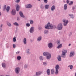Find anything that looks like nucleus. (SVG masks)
<instances>
[{"label": "nucleus", "mask_w": 76, "mask_h": 76, "mask_svg": "<svg viewBox=\"0 0 76 76\" xmlns=\"http://www.w3.org/2000/svg\"><path fill=\"white\" fill-rule=\"evenodd\" d=\"M19 15L21 17V18H25V15H23V13L22 12H19Z\"/></svg>", "instance_id": "f8f14e48"}, {"label": "nucleus", "mask_w": 76, "mask_h": 76, "mask_svg": "<svg viewBox=\"0 0 76 76\" xmlns=\"http://www.w3.org/2000/svg\"><path fill=\"white\" fill-rule=\"evenodd\" d=\"M1 9V5H0V9Z\"/></svg>", "instance_id": "052dcab7"}, {"label": "nucleus", "mask_w": 76, "mask_h": 76, "mask_svg": "<svg viewBox=\"0 0 76 76\" xmlns=\"http://www.w3.org/2000/svg\"><path fill=\"white\" fill-rule=\"evenodd\" d=\"M42 73V72L41 71L37 72L35 73L36 75H34V76H39Z\"/></svg>", "instance_id": "423d86ee"}, {"label": "nucleus", "mask_w": 76, "mask_h": 76, "mask_svg": "<svg viewBox=\"0 0 76 76\" xmlns=\"http://www.w3.org/2000/svg\"><path fill=\"white\" fill-rule=\"evenodd\" d=\"M64 3H65L66 2V1H64Z\"/></svg>", "instance_id": "e2e57ef3"}, {"label": "nucleus", "mask_w": 76, "mask_h": 76, "mask_svg": "<svg viewBox=\"0 0 76 76\" xmlns=\"http://www.w3.org/2000/svg\"><path fill=\"white\" fill-rule=\"evenodd\" d=\"M13 47L14 48H16V45H15V44H14L13 45Z\"/></svg>", "instance_id": "37998d69"}, {"label": "nucleus", "mask_w": 76, "mask_h": 76, "mask_svg": "<svg viewBox=\"0 0 76 76\" xmlns=\"http://www.w3.org/2000/svg\"><path fill=\"white\" fill-rule=\"evenodd\" d=\"M64 10H67V4H64Z\"/></svg>", "instance_id": "5701e85b"}, {"label": "nucleus", "mask_w": 76, "mask_h": 76, "mask_svg": "<svg viewBox=\"0 0 76 76\" xmlns=\"http://www.w3.org/2000/svg\"><path fill=\"white\" fill-rule=\"evenodd\" d=\"M45 9H48L50 8V6L49 5H46L45 6Z\"/></svg>", "instance_id": "6ab92c4d"}, {"label": "nucleus", "mask_w": 76, "mask_h": 76, "mask_svg": "<svg viewBox=\"0 0 76 76\" xmlns=\"http://www.w3.org/2000/svg\"><path fill=\"white\" fill-rule=\"evenodd\" d=\"M6 76H10L9 75H6Z\"/></svg>", "instance_id": "0e129e2a"}, {"label": "nucleus", "mask_w": 76, "mask_h": 76, "mask_svg": "<svg viewBox=\"0 0 76 76\" xmlns=\"http://www.w3.org/2000/svg\"><path fill=\"white\" fill-rule=\"evenodd\" d=\"M16 54H19V53H20V51H18L16 53Z\"/></svg>", "instance_id": "49530a36"}, {"label": "nucleus", "mask_w": 76, "mask_h": 76, "mask_svg": "<svg viewBox=\"0 0 76 76\" xmlns=\"http://www.w3.org/2000/svg\"><path fill=\"white\" fill-rule=\"evenodd\" d=\"M56 26L55 28H53L54 29L56 28L58 29V30H61L63 29V24L62 23H59L57 26Z\"/></svg>", "instance_id": "f03ea898"}, {"label": "nucleus", "mask_w": 76, "mask_h": 76, "mask_svg": "<svg viewBox=\"0 0 76 76\" xmlns=\"http://www.w3.org/2000/svg\"><path fill=\"white\" fill-rule=\"evenodd\" d=\"M39 29L40 31L41 30V29H42V27H40V26L39 27Z\"/></svg>", "instance_id": "de8ad7c7"}, {"label": "nucleus", "mask_w": 76, "mask_h": 76, "mask_svg": "<svg viewBox=\"0 0 76 76\" xmlns=\"http://www.w3.org/2000/svg\"><path fill=\"white\" fill-rule=\"evenodd\" d=\"M48 46L50 48H51L53 47V44L52 43H48Z\"/></svg>", "instance_id": "ddd939ff"}, {"label": "nucleus", "mask_w": 76, "mask_h": 76, "mask_svg": "<svg viewBox=\"0 0 76 76\" xmlns=\"http://www.w3.org/2000/svg\"><path fill=\"white\" fill-rule=\"evenodd\" d=\"M49 54L48 52H45L43 53V55L44 56H47Z\"/></svg>", "instance_id": "2eb2a0df"}, {"label": "nucleus", "mask_w": 76, "mask_h": 76, "mask_svg": "<svg viewBox=\"0 0 76 76\" xmlns=\"http://www.w3.org/2000/svg\"><path fill=\"white\" fill-rule=\"evenodd\" d=\"M28 65H25L24 66V68L25 69H26V68H27V67H28Z\"/></svg>", "instance_id": "a18cd8bd"}, {"label": "nucleus", "mask_w": 76, "mask_h": 76, "mask_svg": "<svg viewBox=\"0 0 76 76\" xmlns=\"http://www.w3.org/2000/svg\"><path fill=\"white\" fill-rule=\"evenodd\" d=\"M55 5H53L51 7V11H54L55 10Z\"/></svg>", "instance_id": "a211bd4d"}, {"label": "nucleus", "mask_w": 76, "mask_h": 76, "mask_svg": "<svg viewBox=\"0 0 76 76\" xmlns=\"http://www.w3.org/2000/svg\"><path fill=\"white\" fill-rule=\"evenodd\" d=\"M17 20H18V21H19V20H20V18H19L18 17L17 18Z\"/></svg>", "instance_id": "603ef678"}, {"label": "nucleus", "mask_w": 76, "mask_h": 76, "mask_svg": "<svg viewBox=\"0 0 76 76\" xmlns=\"http://www.w3.org/2000/svg\"><path fill=\"white\" fill-rule=\"evenodd\" d=\"M54 69H52L51 70V74H54Z\"/></svg>", "instance_id": "4c0bfd02"}, {"label": "nucleus", "mask_w": 76, "mask_h": 76, "mask_svg": "<svg viewBox=\"0 0 76 76\" xmlns=\"http://www.w3.org/2000/svg\"><path fill=\"white\" fill-rule=\"evenodd\" d=\"M26 8L28 9H31L32 7V5L31 4H29L26 5Z\"/></svg>", "instance_id": "9d476101"}, {"label": "nucleus", "mask_w": 76, "mask_h": 76, "mask_svg": "<svg viewBox=\"0 0 76 76\" xmlns=\"http://www.w3.org/2000/svg\"><path fill=\"white\" fill-rule=\"evenodd\" d=\"M6 6L5 5L4 7V10H6Z\"/></svg>", "instance_id": "09e8293b"}, {"label": "nucleus", "mask_w": 76, "mask_h": 76, "mask_svg": "<svg viewBox=\"0 0 76 76\" xmlns=\"http://www.w3.org/2000/svg\"><path fill=\"white\" fill-rule=\"evenodd\" d=\"M23 42L24 44H26V38H24L23 41Z\"/></svg>", "instance_id": "412c9836"}, {"label": "nucleus", "mask_w": 76, "mask_h": 76, "mask_svg": "<svg viewBox=\"0 0 76 76\" xmlns=\"http://www.w3.org/2000/svg\"><path fill=\"white\" fill-rule=\"evenodd\" d=\"M67 53V50H63L62 54L61 55V57L62 58H66V53Z\"/></svg>", "instance_id": "7ed1b4c3"}, {"label": "nucleus", "mask_w": 76, "mask_h": 76, "mask_svg": "<svg viewBox=\"0 0 76 76\" xmlns=\"http://www.w3.org/2000/svg\"><path fill=\"white\" fill-rule=\"evenodd\" d=\"M7 25H8L9 27H10L11 26H12V24L9 22H8L7 23Z\"/></svg>", "instance_id": "a878e982"}, {"label": "nucleus", "mask_w": 76, "mask_h": 76, "mask_svg": "<svg viewBox=\"0 0 76 76\" xmlns=\"http://www.w3.org/2000/svg\"><path fill=\"white\" fill-rule=\"evenodd\" d=\"M30 25H31V24L29 23H27L26 24V26H28V27H29V26H30Z\"/></svg>", "instance_id": "58836bf2"}, {"label": "nucleus", "mask_w": 76, "mask_h": 76, "mask_svg": "<svg viewBox=\"0 0 76 76\" xmlns=\"http://www.w3.org/2000/svg\"><path fill=\"white\" fill-rule=\"evenodd\" d=\"M20 71V69L19 67H17L15 69V72L16 74H19Z\"/></svg>", "instance_id": "39448f33"}, {"label": "nucleus", "mask_w": 76, "mask_h": 76, "mask_svg": "<svg viewBox=\"0 0 76 76\" xmlns=\"http://www.w3.org/2000/svg\"><path fill=\"white\" fill-rule=\"evenodd\" d=\"M69 16H70V18H72V19H73L74 17H73V14H69Z\"/></svg>", "instance_id": "b1692460"}, {"label": "nucleus", "mask_w": 76, "mask_h": 76, "mask_svg": "<svg viewBox=\"0 0 76 76\" xmlns=\"http://www.w3.org/2000/svg\"><path fill=\"white\" fill-rule=\"evenodd\" d=\"M75 9V8L74 7H72V9H73V10H74V9Z\"/></svg>", "instance_id": "4d7b16f0"}, {"label": "nucleus", "mask_w": 76, "mask_h": 76, "mask_svg": "<svg viewBox=\"0 0 76 76\" xmlns=\"http://www.w3.org/2000/svg\"><path fill=\"white\" fill-rule=\"evenodd\" d=\"M45 29H50H50H53V28H56V25H52V24H50V23H48L47 25H45Z\"/></svg>", "instance_id": "f257e3e1"}, {"label": "nucleus", "mask_w": 76, "mask_h": 76, "mask_svg": "<svg viewBox=\"0 0 76 76\" xmlns=\"http://www.w3.org/2000/svg\"><path fill=\"white\" fill-rule=\"evenodd\" d=\"M47 74L48 75H50V69H48L47 71Z\"/></svg>", "instance_id": "393cba45"}, {"label": "nucleus", "mask_w": 76, "mask_h": 76, "mask_svg": "<svg viewBox=\"0 0 76 76\" xmlns=\"http://www.w3.org/2000/svg\"><path fill=\"white\" fill-rule=\"evenodd\" d=\"M19 8H20L19 6L17 5L16 7V10L17 11H18L19 10Z\"/></svg>", "instance_id": "cd10ccee"}, {"label": "nucleus", "mask_w": 76, "mask_h": 76, "mask_svg": "<svg viewBox=\"0 0 76 76\" xmlns=\"http://www.w3.org/2000/svg\"><path fill=\"white\" fill-rule=\"evenodd\" d=\"M60 44V41H58L57 42V44L58 45H59Z\"/></svg>", "instance_id": "8fccbe9b"}, {"label": "nucleus", "mask_w": 76, "mask_h": 76, "mask_svg": "<svg viewBox=\"0 0 76 76\" xmlns=\"http://www.w3.org/2000/svg\"><path fill=\"white\" fill-rule=\"evenodd\" d=\"M56 69V75H58V70L60 69V66L58 65H57L55 67Z\"/></svg>", "instance_id": "20e7f679"}, {"label": "nucleus", "mask_w": 76, "mask_h": 76, "mask_svg": "<svg viewBox=\"0 0 76 76\" xmlns=\"http://www.w3.org/2000/svg\"><path fill=\"white\" fill-rule=\"evenodd\" d=\"M42 39V37L41 36H39L38 37L37 39V41H41V39Z\"/></svg>", "instance_id": "aec40b11"}, {"label": "nucleus", "mask_w": 76, "mask_h": 76, "mask_svg": "<svg viewBox=\"0 0 76 76\" xmlns=\"http://www.w3.org/2000/svg\"><path fill=\"white\" fill-rule=\"evenodd\" d=\"M3 26V24H1L0 26L1 28H2V27Z\"/></svg>", "instance_id": "5fc2aeb1"}, {"label": "nucleus", "mask_w": 76, "mask_h": 76, "mask_svg": "<svg viewBox=\"0 0 76 76\" xmlns=\"http://www.w3.org/2000/svg\"><path fill=\"white\" fill-rule=\"evenodd\" d=\"M30 23L31 25H33L34 23V22H33L32 20H31L30 21Z\"/></svg>", "instance_id": "a19ab883"}, {"label": "nucleus", "mask_w": 76, "mask_h": 76, "mask_svg": "<svg viewBox=\"0 0 76 76\" xmlns=\"http://www.w3.org/2000/svg\"><path fill=\"white\" fill-rule=\"evenodd\" d=\"M29 50H30L29 49H27L26 50V52L27 54H29Z\"/></svg>", "instance_id": "72a5a7b5"}, {"label": "nucleus", "mask_w": 76, "mask_h": 76, "mask_svg": "<svg viewBox=\"0 0 76 76\" xmlns=\"http://www.w3.org/2000/svg\"><path fill=\"white\" fill-rule=\"evenodd\" d=\"M74 56H75V52L74 51L71 52L69 54V56L72 57H73Z\"/></svg>", "instance_id": "1a4fd4ad"}, {"label": "nucleus", "mask_w": 76, "mask_h": 76, "mask_svg": "<svg viewBox=\"0 0 76 76\" xmlns=\"http://www.w3.org/2000/svg\"><path fill=\"white\" fill-rule=\"evenodd\" d=\"M63 22L64 23V26H67V23H69V21L68 20H66V19H64L63 20Z\"/></svg>", "instance_id": "0eeeda50"}, {"label": "nucleus", "mask_w": 76, "mask_h": 76, "mask_svg": "<svg viewBox=\"0 0 76 76\" xmlns=\"http://www.w3.org/2000/svg\"><path fill=\"white\" fill-rule=\"evenodd\" d=\"M15 1L16 3H19L20 2V0H16Z\"/></svg>", "instance_id": "c03bdc74"}, {"label": "nucleus", "mask_w": 76, "mask_h": 76, "mask_svg": "<svg viewBox=\"0 0 76 76\" xmlns=\"http://www.w3.org/2000/svg\"><path fill=\"white\" fill-rule=\"evenodd\" d=\"M13 42H16V37H14L13 39Z\"/></svg>", "instance_id": "473e14b6"}, {"label": "nucleus", "mask_w": 76, "mask_h": 76, "mask_svg": "<svg viewBox=\"0 0 76 76\" xmlns=\"http://www.w3.org/2000/svg\"><path fill=\"white\" fill-rule=\"evenodd\" d=\"M73 4V2L72 1H71L70 3L69 4V6H71V5H72Z\"/></svg>", "instance_id": "ea45409f"}, {"label": "nucleus", "mask_w": 76, "mask_h": 76, "mask_svg": "<svg viewBox=\"0 0 76 76\" xmlns=\"http://www.w3.org/2000/svg\"><path fill=\"white\" fill-rule=\"evenodd\" d=\"M11 14L12 15H16V10H12L11 11Z\"/></svg>", "instance_id": "9b49d317"}, {"label": "nucleus", "mask_w": 76, "mask_h": 76, "mask_svg": "<svg viewBox=\"0 0 76 76\" xmlns=\"http://www.w3.org/2000/svg\"><path fill=\"white\" fill-rule=\"evenodd\" d=\"M14 25L15 26H19V24L17 22H15L13 23Z\"/></svg>", "instance_id": "bb28decb"}, {"label": "nucleus", "mask_w": 76, "mask_h": 76, "mask_svg": "<svg viewBox=\"0 0 76 76\" xmlns=\"http://www.w3.org/2000/svg\"><path fill=\"white\" fill-rule=\"evenodd\" d=\"M51 55L50 53H49L48 55L47 56H46V58L48 60V59H50V58H51Z\"/></svg>", "instance_id": "4468645a"}, {"label": "nucleus", "mask_w": 76, "mask_h": 76, "mask_svg": "<svg viewBox=\"0 0 76 76\" xmlns=\"http://www.w3.org/2000/svg\"><path fill=\"white\" fill-rule=\"evenodd\" d=\"M2 30L1 28H0V32H1L2 31Z\"/></svg>", "instance_id": "864d4df0"}, {"label": "nucleus", "mask_w": 76, "mask_h": 76, "mask_svg": "<svg viewBox=\"0 0 76 76\" xmlns=\"http://www.w3.org/2000/svg\"><path fill=\"white\" fill-rule=\"evenodd\" d=\"M62 47V44H61L59 45L57 47V48H61Z\"/></svg>", "instance_id": "4be33fe9"}, {"label": "nucleus", "mask_w": 76, "mask_h": 76, "mask_svg": "<svg viewBox=\"0 0 76 76\" xmlns=\"http://www.w3.org/2000/svg\"><path fill=\"white\" fill-rule=\"evenodd\" d=\"M75 76H76V72L75 73Z\"/></svg>", "instance_id": "680f3d73"}, {"label": "nucleus", "mask_w": 76, "mask_h": 76, "mask_svg": "<svg viewBox=\"0 0 76 76\" xmlns=\"http://www.w3.org/2000/svg\"><path fill=\"white\" fill-rule=\"evenodd\" d=\"M44 1L45 3H47V2H48V0H44Z\"/></svg>", "instance_id": "79ce46f5"}, {"label": "nucleus", "mask_w": 76, "mask_h": 76, "mask_svg": "<svg viewBox=\"0 0 76 76\" xmlns=\"http://www.w3.org/2000/svg\"><path fill=\"white\" fill-rule=\"evenodd\" d=\"M9 46H7V48H9Z\"/></svg>", "instance_id": "6e6d98bb"}, {"label": "nucleus", "mask_w": 76, "mask_h": 76, "mask_svg": "<svg viewBox=\"0 0 76 76\" xmlns=\"http://www.w3.org/2000/svg\"><path fill=\"white\" fill-rule=\"evenodd\" d=\"M58 60L59 61H61V56L60 55H58L57 57Z\"/></svg>", "instance_id": "f3484780"}, {"label": "nucleus", "mask_w": 76, "mask_h": 76, "mask_svg": "<svg viewBox=\"0 0 76 76\" xmlns=\"http://www.w3.org/2000/svg\"><path fill=\"white\" fill-rule=\"evenodd\" d=\"M38 1H41V0H37Z\"/></svg>", "instance_id": "69168bd1"}, {"label": "nucleus", "mask_w": 76, "mask_h": 76, "mask_svg": "<svg viewBox=\"0 0 76 76\" xmlns=\"http://www.w3.org/2000/svg\"><path fill=\"white\" fill-rule=\"evenodd\" d=\"M2 66L4 68H5L6 67V64L5 63H3L2 64Z\"/></svg>", "instance_id": "c756f323"}, {"label": "nucleus", "mask_w": 76, "mask_h": 76, "mask_svg": "<svg viewBox=\"0 0 76 76\" xmlns=\"http://www.w3.org/2000/svg\"><path fill=\"white\" fill-rule=\"evenodd\" d=\"M44 57L42 56H40L39 57V60L40 61H43L44 60Z\"/></svg>", "instance_id": "dca6fc26"}, {"label": "nucleus", "mask_w": 76, "mask_h": 76, "mask_svg": "<svg viewBox=\"0 0 76 76\" xmlns=\"http://www.w3.org/2000/svg\"><path fill=\"white\" fill-rule=\"evenodd\" d=\"M70 45H71V44H69V47L70 46Z\"/></svg>", "instance_id": "bf43d9fd"}, {"label": "nucleus", "mask_w": 76, "mask_h": 76, "mask_svg": "<svg viewBox=\"0 0 76 76\" xmlns=\"http://www.w3.org/2000/svg\"><path fill=\"white\" fill-rule=\"evenodd\" d=\"M66 3L67 4H69V0H67Z\"/></svg>", "instance_id": "3c124183"}, {"label": "nucleus", "mask_w": 76, "mask_h": 76, "mask_svg": "<svg viewBox=\"0 0 76 76\" xmlns=\"http://www.w3.org/2000/svg\"><path fill=\"white\" fill-rule=\"evenodd\" d=\"M68 67H70V69L71 70H72L73 69V65H70L68 66Z\"/></svg>", "instance_id": "2f4dec72"}, {"label": "nucleus", "mask_w": 76, "mask_h": 76, "mask_svg": "<svg viewBox=\"0 0 76 76\" xmlns=\"http://www.w3.org/2000/svg\"><path fill=\"white\" fill-rule=\"evenodd\" d=\"M34 27H32L30 29L29 31L30 33H33L34 31Z\"/></svg>", "instance_id": "6e6552de"}, {"label": "nucleus", "mask_w": 76, "mask_h": 76, "mask_svg": "<svg viewBox=\"0 0 76 76\" xmlns=\"http://www.w3.org/2000/svg\"><path fill=\"white\" fill-rule=\"evenodd\" d=\"M17 58L18 60H20V59H21V57L20 56H18L17 57Z\"/></svg>", "instance_id": "c85d7f7f"}, {"label": "nucleus", "mask_w": 76, "mask_h": 76, "mask_svg": "<svg viewBox=\"0 0 76 76\" xmlns=\"http://www.w3.org/2000/svg\"><path fill=\"white\" fill-rule=\"evenodd\" d=\"M9 10H10V7H7V9H6V10L7 12H9Z\"/></svg>", "instance_id": "f704fd0d"}, {"label": "nucleus", "mask_w": 76, "mask_h": 76, "mask_svg": "<svg viewBox=\"0 0 76 76\" xmlns=\"http://www.w3.org/2000/svg\"><path fill=\"white\" fill-rule=\"evenodd\" d=\"M40 8L41 9H44V7L43 4H41L40 6Z\"/></svg>", "instance_id": "7c9ffc66"}, {"label": "nucleus", "mask_w": 76, "mask_h": 76, "mask_svg": "<svg viewBox=\"0 0 76 76\" xmlns=\"http://www.w3.org/2000/svg\"><path fill=\"white\" fill-rule=\"evenodd\" d=\"M47 65V63L46 62H44L43 63V66H46V65Z\"/></svg>", "instance_id": "e433bc0d"}, {"label": "nucleus", "mask_w": 76, "mask_h": 76, "mask_svg": "<svg viewBox=\"0 0 76 76\" xmlns=\"http://www.w3.org/2000/svg\"><path fill=\"white\" fill-rule=\"evenodd\" d=\"M48 30H46L44 31V33L45 34H48Z\"/></svg>", "instance_id": "c9c22d12"}, {"label": "nucleus", "mask_w": 76, "mask_h": 76, "mask_svg": "<svg viewBox=\"0 0 76 76\" xmlns=\"http://www.w3.org/2000/svg\"><path fill=\"white\" fill-rule=\"evenodd\" d=\"M1 12H0V16H1Z\"/></svg>", "instance_id": "13d9d810"}]
</instances>
